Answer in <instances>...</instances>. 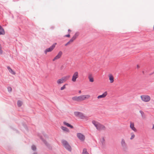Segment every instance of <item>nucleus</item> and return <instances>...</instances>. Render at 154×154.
Returning a JSON list of instances; mask_svg holds the SVG:
<instances>
[{
    "instance_id": "17",
    "label": "nucleus",
    "mask_w": 154,
    "mask_h": 154,
    "mask_svg": "<svg viewBox=\"0 0 154 154\" xmlns=\"http://www.w3.org/2000/svg\"><path fill=\"white\" fill-rule=\"evenodd\" d=\"M88 78L90 82H94V79L93 77H92V75H89L88 76Z\"/></svg>"
},
{
    "instance_id": "12",
    "label": "nucleus",
    "mask_w": 154,
    "mask_h": 154,
    "mask_svg": "<svg viewBox=\"0 0 154 154\" xmlns=\"http://www.w3.org/2000/svg\"><path fill=\"white\" fill-rule=\"evenodd\" d=\"M130 128L133 131L136 132L137 131L136 129L134 126V124L133 122H131L130 126Z\"/></svg>"
},
{
    "instance_id": "23",
    "label": "nucleus",
    "mask_w": 154,
    "mask_h": 154,
    "mask_svg": "<svg viewBox=\"0 0 154 154\" xmlns=\"http://www.w3.org/2000/svg\"><path fill=\"white\" fill-rule=\"evenodd\" d=\"M82 154H89L87 152V149L85 148H84L83 149L82 152Z\"/></svg>"
},
{
    "instance_id": "21",
    "label": "nucleus",
    "mask_w": 154,
    "mask_h": 154,
    "mask_svg": "<svg viewBox=\"0 0 154 154\" xmlns=\"http://www.w3.org/2000/svg\"><path fill=\"white\" fill-rule=\"evenodd\" d=\"M140 112L141 115V116H142V118L143 119H145L146 116H145V115L144 113L142 111H141V110H140Z\"/></svg>"
},
{
    "instance_id": "7",
    "label": "nucleus",
    "mask_w": 154,
    "mask_h": 154,
    "mask_svg": "<svg viewBox=\"0 0 154 154\" xmlns=\"http://www.w3.org/2000/svg\"><path fill=\"white\" fill-rule=\"evenodd\" d=\"M64 146L69 151H70L71 150V148L70 146L69 145L68 143L65 140H63L62 142Z\"/></svg>"
},
{
    "instance_id": "2",
    "label": "nucleus",
    "mask_w": 154,
    "mask_h": 154,
    "mask_svg": "<svg viewBox=\"0 0 154 154\" xmlns=\"http://www.w3.org/2000/svg\"><path fill=\"white\" fill-rule=\"evenodd\" d=\"M92 122L97 130L102 131L105 130L106 129L105 127L98 122L95 120H93L92 121Z\"/></svg>"
},
{
    "instance_id": "6",
    "label": "nucleus",
    "mask_w": 154,
    "mask_h": 154,
    "mask_svg": "<svg viewBox=\"0 0 154 154\" xmlns=\"http://www.w3.org/2000/svg\"><path fill=\"white\" fill-rule=\"evenodd\" d=\"M142 100L145 102H148L151 99L149 96L147 95H143L140 96Z\"/></svg>"
},
{
    "instance_id": "4",
    "label": "nucleus",
    "mask_w": 154,
    "mask_h": 154,
    "mask_svg": "<svg viewBox=\"0 0 154 154\" xmlns=\"http://www.w3.org/2000/svg\"><path fill=\"white\" fill-rule=\"evenodd\" d=\"M79 77V72L77 71L74 72L72 76L71 80L73 82H76L77 79Z\"/></svg>"
},
{
    "instance_id": "10",
    "label": "nucleus",
    "mask_w": 154,
    "mask_h": 154,
    "mask_svg": "<svg viewBox=\"0 0 154 154\" xmlns=\"http://www.w3.org/2000/svg\"><path fill=\"white\" fill-rule=\"evenodd\" d=\"M63 54V52L61 51H60L57 55L53 59V61H54L60 59Z\"/></svg>"
},
{
    "instance_id": "19",
    "label": "nucleus",
    "mask_w": 154,
    "mask_h": 154,
    "mask_svg": "<svg viewBox=\"0 0 154 154\" xmlns=\"http://www.w3.org/2000/svg\"><path fill=\"white\" fill-rule=\"evenodd\" d=\"M61 129L64 131H66V132H69V129L65 127L61 126Z\"/></svg>"
},
{
    "instance_id": "27",
    "label": "nucleus",
    "mask_w": 154,
    "mask_h": 154,
    "mask_svg": "<svg viewBox=\"0 0 154 154\" xmlns=\"http://www.w3.org/2000/svg\"><path fill=\"white\" fill-rule=\"evenodd\" d=\"M3 54V51L2 49V47H0V55L2 54Z\"/></svg>"
},
{
    "instance_id": "15",
    "label": "nucleus",
    "mask_w": 154,
    "mask_h": 154,
    "mask_svg": "<svg viewBox=\"0 0 154 154\" xmlns=\"http://www.w3.org/2000/svg\"><path fill=\"white\" fill-rule=\"evenodd\" d=\"M65 82L63 81V79L61 78L60 79H58L57 81V83L58 85H60Z\"/></svg>"
},
{
    "instance_id": "30",
    "label": "nucleus",
    "mask_w": 154,
    "mask_h": 154,
    "mask_svg": "<svg viewBox=\"0 0 154 154\" xmlns=\"http://www.w3.org/2000/svg\"><path fill=\"white\" fill-rule=\"evenodd\" d=\"M5 34V32L0 31V35H4Z\"/></svg>"
},
{
    "instance_id": "8",
    "label": "nucleus",
    "mask_w": 154,
    "mask_h": 154,
    "mask_svg": "<svg viewBox=\"0 0 154 154\" xmlns=\"http://www.w3.org/2000/svg\"><path fill=\"white\" fill-rule=\"evenodd\" d=\"M56 43L54 44L51 46L49 48H47L45 51V53L46 54L48 52H50L55 47L56 45Z\"/></svg>"
},
{
    "instance_id": "24",
    "label": "nucleus",
    "mask_w": 154,
    "mask_h": 154,
    "mask_svg": "<svg viewBox=\"0 0 154 154\" xmlns=\"http://www.w3.org/2000/svg\"><path fill=\"white\" fill-rule=\"evenodd\" d=\"M68 85L67 84H64L62 87L60 88V90L62 91L66 88V86Z\"/></svg>"
},
{
    "instance_id": "1",
    "label": "nucleus",
    "mask_w": 154,
    "mask_h": 154,
    "mask_svg": "<svg viewBox=\"0 0 154 154\" xmlns=\"http://www.w3.org/2000/svg\"><path fill=\"white\" fill-rule=\"evenodd\" d=\"M91 96L88 94L81 95L79 96H75L72 97V100L74 101L81 102L86 99H89Z\"/></svg>"
},
{
    "instance_id": "20",
    "label": "nucleus",
    "mask_w": 154,
    "mask_h": 154,
    "mask_svg": "<svg viewBox=\"0 0 154 154\" xmlns=\"http://www.w3.org/2000/svg\"><path fill=\"white\" fill-rule=\"evenodd\" d=\"M8 69L9 72L13 75H15V73L10 67H8Z\"/></svg>"
},
{
    "instance_id": "33",
    "label": "nucleus",
    "mask_w": 154,
    "mask_h": 154,
    "mask_svg": "<svg viewBox=\"0 0 154 154\" xmlns=\"http://www.w3.org/2000/svg\"><path fill=\"white\" fill-rule=\"evenodd\" d=\"M70 35L69 34L67 35H66L65 36L66 37H70Z\"/></svg>"
},
{
    "instance_id": "13",
    "label": "nucleus",
    "mask_w": 154,
    "mask_h": 154,
    "mask_svg": "<svg viewBox=\"0 0 154 154\" xmlns=\"http://www.w3.org/2000/svg\"><path fill=\"white\" fill-rule=\"evenodd\" d=\"M107 92L106 91L103 93L102 95H99L97 96V98L98 99H100L101 98H103L105 97L107 95Z\"/></svg>"
},
{
    "instance_id": "22",
    "label": "nucleus",
    "mask_w": 154,
    "mask_h": 154,
    "mask_svg": "<svg viewBox=\"0 0 154 154\" xmlns=\"http://www.w3.org/2000/svg\"><path fill=\"white\" fill-rule=\"evenodd\" d=\"M100 142L102 145H104L105 143V139L104 137H102L100 139Z\"/></svg>"
},
{
    "instance_id": "37",
    "label": "nucleus",
    "mask_w": 154,
    "mask_h": 154,
    "mask_svg": "<svg viewBox=\"0 0 154 154\" xmlns=\"http://www.w3.org/2000/svg\"><path fill=\"white\" fill-rule=\"evenodd\" d=\"M153 30H154V25L153 26Z\"/></svg>"
},
{
    "instance_id": "26",
    "label": "nucleus",
    "mask_w": 154,
    "mask_h": 154,
    "mask_svg": "<svg viewBox=\"0 0 154 154\" xmlns=\"http://www.w3.org/2000/svg\"><path fill=\"white\" fill-rule=\"evenodd\" d=\"M131 136L130 138L131 140H132L135 137V135L133 133H131Z\"/></svg>"
},
{
    "instance_id": "38",
    "label": "nucleus",
    "mask_w": 154,
    "mask_h": 154,
    "mask_svg": "<svg viewBox=\"0 0 154 154\" xmlns=\"http://www.w3.org/2000/svg\"><path fill=\"white\" fill-rule=\"evenodd\" d=\"M2 47V46H1V44H0V47Z\"/></svg>"
},
{
    "instance_id": "9",
    "label": "nucleus",
    "mask_w": 154,
    "mask_h": 154,
    "mask_svg": "<svg viewBox=\"0 0 154 154\" xmlns=\"http://www.w3.org/2000/svg\"><path fill=\"white\" fill-rule=\"evenodd\" d=\"M77 137L81 141H84L85 137V136L82 134L79 133L77 134Z\"/></svg>"
},
{
    "instance_id": "5",
    "label": "nucleus",
    "mask_w": 154,
    "mask_h": 154,
    "mask_svg": "<svg viewBox=\"0 0 154 154\" xmlns=\"http://www.w3.org/2000/svg\"><path fill=\"white\" fill-rule=\"evenodd\" d=\"M75 115L80 119H83L85 118V116L82 113L79 112H74Z\"/></svg>"
},
{
    "instance_id": "11",
    "label": "nucleus",
    "mask_w": 154,
    "mask_h": 154,
    "mask_svg": "<svg viewBox=\"0 0 154 154\" xmlns=\"http://www.w3.org/2000/svg\"><path fill=\"white\" fill-rule=\"evenodd\" d=\"M108 76L109 80V82L110 83H113L114 81V78L112 75L110 74L108 75Z\"/></svg>"
},
{
    "instance_id": "31",
    "label": "nucleus",
    "mask_w": 154,
    "mask_h": 154,
    "mask_svg": "<svg viewBox=\"0 0 154 154\" xmlns=\"http://www.w3.org/2000/svg\"><path fill=\"white\" fill-rule=\"evenodd\" d=\"M8 89L9 91H12V88L11 87H9L8 88Z\"/></svg>"
},
{
    "instance_id": "16",
    "label": "nucleus",
    "mask_w": 154,
    "mask_h": 154,
    "mask_svg": "<svg viewBox=\"0 0 154 154\" xmlns=\"http://www.w3.org/2000/svg\"><path fill=\"white\" fill-rule=\"evenodd\" d=\"M70 77L69 75H66L63 77H62L64 82L68 80Z\"/></svg>"
},
{
    "instance_id": "25",
    "label": "nucleus",
    "mask_w": 154,
    "mask_h": 154,
    "mask_svg": "<svg viewBox=\"0 0 154 154\" xmlns=\"http://www.w3.org/2000/svg\"><path fill=\"white\" fill-rule=\"evenodd\" d=\"M22 102L20 100H18L17 103V105L19 107L22 105Z\"/></svg>"
},
{
    "instance_id": "28",
    "label": "nucleus",
    "mask_w": 154,
    "mask_h": 154,
    "mask_svg": "<svg viewBox=\"0 0 154 154\" xmlns=\"http://www.w3.org/2000/svg\"><path fill=\"white\" fill-rule=\"evenodd\" d=\"M32 149L33 150H35L36 149V147L34 145H32Z\"/></svg>"
},
{
    "instance_id": "29",
    "label": "nucleus",
    "mask_w": 154,
    "mask_h": 154,
    "mask_svg": "<svg viewBox=\"0 0 154 154\" xmlns=\"http://www.w3.org/2000/svg\"><path fill=\"white\" fill-rule=\"evenodd\" d=\"M0 31L2 32H5V31L4 29L2 28V27L0 25Z\"/></svg>"
},
{
    "instance_id": "35",
    "label": "nucleus",
    "mask_w": 154,
    "mask_h": 154,
    "mask_svg": "<svg viewBox=\"0 0 154 154\" xmlns=\"http://www.w3.org/2000/svg\"><path fill=\"white\" fill-rule=\"evenodd\" d=\"M81 91H79V93H81Z\"/></svg>"
},
{
    "instance_id": "14",
    "label": "nucleus",
    "mask_w": 154,
    "mask_h": 154,
    "mask_svg": "<svg viewBox=\"0 0 154 154\" xmlns=\"http://www.w3.org/2000/svg\"><path fill=\"white\" fill-rule=\"evenodd\" d=\"M76 38V36H73L70 40L65 45L66 46L72 42Z\"/></svg>"
},
{
    "instance_id": "34",
    "label": "nucleus",
    "mask_w": 154,
    "mask_h": 154,
    "mask_svg": "<svg viewBox=\"0 0 154 154\" xmlns=\"http://www.w3.org/2000/svg\"><path fill=\"white\" fill-rule=\"evenodd\" d=\"M152 128L153 129H154V125H153V127H152Z\"/></svg>"
},
{
    "instance_id": "36",
    "label": "nucleus",
    "mask_w": 154,
    "mask_h": 154,
    "mask_svg": "<svg viewBox=\"0 0 154 154\" xmlns=\"http://www.w3.org/2000/svg\"><path fill=\"white\" fill-rule=\"evenodd\" d=\"M68 31H69V32H71V31L70 29H69V30H68Z\"/></svg>"
},
{
    "instance_id": "3",
    "label": "nucleus",
    "mask_w": 154,
    "mask_h": 154,
    "mask_svg": "<svg viewBox=\"0 0 154 154\" xmlns=\"http://www.w3.org/2000/svg\"><path fill=\"white\" fill-rule=\"evenodd\" d=\"M120 143L122 149L124 150H126L127 149V146L125 140L124 138L121 139Z\"/></svg>"
},
{
    "instance_id": "18",
    "label": "nucleus",
    "mask_w": 154,
    "mask_h": 154,
    "mask_svg": "<svg viewBox=\"0 0 154 154\" xmlns=\"http://www.w3.org/2000/svg\"><path fill=\"white\" fill-rule=\"evenodd\" d=\"M63 123L65 125L67 126V127H70L71 128H73L72 126L70 125V124L66 122H63Z\"/></svg>"
},
{
    "instance_id": "32",
    "label": "nucleus",
    "mask_w": 154,
    "mask_h": 154,
    "mask_svg": "<svg viewBox=\"0 0 154 154\" xmlns=\"http://www.w3.org/2000/svg\"><path fill=\"white\" fill-rule=\"evenodd\" d=\"M79 35V34L78 33H76L74 36H76V38Z\"/></svg>"
}]
</instances>
